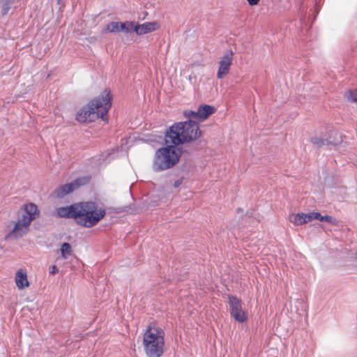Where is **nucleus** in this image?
<instances>
[{
  "label": "nucleus",
  "instance_id": "obj_17",
  "mask_svg": "<svg viewBox=\"0 0 357 357\" xmlns=\"http://www.w3.org/2000/svg\"><path fill=\"white\" fill-rule=\"evenodd\" d=\"M136 22L126 21L125 22H119V32L129 33L130 31H135Z\"/></svg>",
  "mask_w": 357,
  "mask_h": 357
},
{
  "label": "nucleus",
  "instance_id": "obj_22",
  "mask_svg": "<svg viewBox=\"0 0 357 357\" xmlns=\"http://www.w3.org/2000/svg\"><path fill=\"white\" fill-rule=\"evenodd\" d=\"M58 271H59V269L55 265H52V266H50V268H49V272L52 275H54V274L58 273Z\"/></svg>",
  "mask_w": 357,
  "mask_h": 357
},
{
  "label": "nucleus",
  "instance_id": "obj_4",
  "mask_svg": "<svg viewBox=\"0 0 357 357\" xmlns=\"http://www.w3.org/2000/svg\"><path fill=\"white\" fill-rule=\"evenodd\" d=\"M165 331L155 322L149 324L143 334V347L146 357H161L164 353Z\"/></svg>",
  "mask_w": 357,
  "mask_h": 357
},
{
  "label": "nucleus",
  "instance_id": "obj_6",
  "mask_svg": "<svg viewBox=\"0 0 357 357\" xmlns=\"http://www.w3.org/2000/svg\"><path fill=\"white\" fill-rule=\"evenodd\" d=\"M165 147L157 149L155 152L152 168L154 172H158L173 167L181 157V152L176 146L167 144Z\"/></svg>",
  "mask_w": 357,
  "mask_h": 357
},
{
  "label": "nucleus",
  "instance_id": "obj_13",
  "mask_svg": "<svg viewBox=\"0 0 357 357\" xmlns=\"http://www.w3.org/2000/svg\"><path fill=\"white\" fill-rule=\"evenodd\" d=\"M289 220L296 226H300L312 220V213H292L289 216Z\"/></svg>",
  "mask_w": 357,
  "mask_h": 357
},
{
  "label": "nucleus",
  "instance_id": "obj_16",
  "mask_svg": "<svg viewBox=\"0 0 357 357\" xmlns=\"http://www.w3.org/2000/svg\"><path fill=\"white\" fill-rule=\"evenodd\" d=\"M312 220L318 219L321 222H328L331 225H335L337 223V220L335 218L331 215H321L318 212H312Z\"/></svg>",
  "mask_w": 357,
  "mask_h": 357
},
{
  "label": "nucleus",
  "instance_id": "obj_1",
  "mask_svg": "<svg viewBox=\"0 0 357 357\" xmlns=\"http://www.w3.org/2000/svg\"><path fill=\"white\" fill-rule=\"evenodd\" d=\"M40 215L38 206L33 203L24 204L17 213L16 221H10L6 225L7 234L6 240L19 239L26 235L30 229L31 223Z\"/></svg>",
  "mask_w": 357,
  "mask_h": 357
},
{
  "label": "nucleus",
  "instance_id": "obj_14",
  "mask_svg": "<svg viewBox=\"0 0 357 357\" xmlns=\"http://www.w3.org/2000/svg\"><path fill=\"white\" fill-rule=\"evenodd\" d=\"M15 283L18 289H22L29 285V282L27 279L26 272L23 269H20L15 274Z\"/></svg>",
  "mask_w": 357,
  "mask_h": 357
},
{
  "label": "nucleus",
  "instance_id": "obj_8",
  "mask_svg": "<svg viewBox=\"0 0 357 357\" xmlns=\"http://www.w3.org/2000/svg\"><path fill=\"white\" fill-rule=\"evenodd\" d=\"M234 53L231 50L225 52L218 61V68L217 71V78L220 79L227 76L230 70Z\"/></svg>",
  "mask_w": 357,
  "mask_h": 357
},
{
  "label": "nucleus",
  "instance_id": "obj_25",
  "mask_svg": "<svg viewBox=\"0 0 357 357\" xmlns=\"http://www.w3.org/2000/svg\"><path fill=\"white\" fill-rule=\"evenodd\" d=\"M303 310L304 311L306 310V305L305 303H303Z\"/></svg>",
  "mask_w": 357,
  "mask_h": 357
},
{
  "label": "nucleus",
  "instance_id": "obj_2",
  "mask_svg": "<svg viewBox=\"0 0 357 357\" xmlns=\"http://www.w3.org/2000/svg\"><path fill=\"white\" fill-rule=\"evenodd\" d=\"M112 96L109 90H105L98 97L90 101L76 114V119L80 123L92 122L101 118L105 121L109 109L112 107Z\"/></svg>",
  "mask_w": 357,
  "mask_h": 357
},
{
  "label": "nucleus",
  "instance_id": "obj_15",
  "mask_svg": "<svg viewBox=\"0 0 357 357\" xmlns=\"http://www.w3.org/2000/svg\"><path fill=\"white\" fill-rule=\"evenodd\" d=\"M310 142L317 146L327 145L329 144H337L339 142L332 141L331 139H326L321 136H314L310 138Z\"/></svg>",
  "mask_w": 357,
  "mask_h": 357
},
{
  "label": "nucleus",
  "instance_id": "obj_20",
  "mask_svg": "<svg viewBox=\"0 0 357 357\" xmlns=\"http://www.w3.org/2000/svg\"><path fill=\"white\" fill-rule=\"evenodd\" d=\"M347 98L350 102H357V90L349 91L347 93Z\"/></svg>",
  "mask_w": 357,
  "mask_h": 357
},
{
  "label": "nucleus",
  "instance_id": "obj_3",
  "mask_svg": "<svg viewBox=\"0 0 357 357\" xmlns=\"http://www.w3.org/2000/svg\"><path fill=\"white\" fill-rule=\"evenodd\" d=\"M201 135L198 123L189 121L174 123L165 132V144L174 146L183 144L197 139Z\"/></svg>",
  "mask_w": 357,
  "mask_h": 357
},
{
  "label": "nucleus",
  "instance_id": "obj_10",
  "mask_svg": "<svg viewBox=\"0 0 357 357\" xmlns=\"http://www.w3.org/2000/svg\"><path fill=\"white\" fill-rule=\"evenodd\" d=\"M82 178H77L73 182L61 185L54 191V196L58 198H62L66 196L82 185Z\"/></svg>",
  "mask_w": 357,
  "mask_h": 357
},
{
  "label": "nucleus",
  "instance_id": "obj_18",
  "mask_svg": "<svg viewBox=\"0 0 357 357\" xmlns=\"http://www.w3.org/2000/svg\"><path fill=\"white\" fill-rule=\"evenodd\" d=\"M119 32V22H112L108 23L102 29V33Z\"/></svg>",
  "mask_w": 357,
  "mask_h": 357
},
{
  "label": "nucleus",
  "instance_id": "obj_5",
  "mask_svg": "<svg viewBox=\"0 0 357 357\" xmlns=\"http://www.w3.org/2000/svg\"><path fill=\"white\" fill-rule=\"evenodd\" d=\"M106 214L102 207H99L94 202L78 203L77 223L82 227L90 228L96 225Z\"/></svg>",
  "mask_w": 357,
  "mask_h": 357
},
{
  "label": "nucleus",
  "instance_id": "obj_23",
  "mask_svg": "<svg viewBox=\"0 0 357 357\" xmlns=\"http://www.w3.org/2000/svg\"><path fill=\"white\" fill-rule=\"evenodd\" d=\"M247 1L248 2V4L252 6L257 5L259 1V0H247Z\"/></svg>",
  "mask_w": 357,
  "mask_h": 357
},
{
  "label": "nucleus",
  "instance_id": "obj_24",
  "mask_svg": "<svg viewBox=\"0 0 357 357\" xmlns=\"http://www.w3.org/2000/svg\"><path fill=\"white\" fill-rule=\"evenodd\" d=\"M181 184V182L179 181H177L174 183V187H178Z\"/></svg>",
  "mask_w": 357,
  "mask_h": 357
},
{
  "label": "nucleus",
  "instance_id": "obj_12",
  "mask_svg": "<svg viewBox=\"0 0 357 357\" xmlns=\"http://www.w3.org/2000/svg\"><path fill=\"white\" fill-rule=\"evenodd\" d=\"M159 27L160 25L156 22H144L141 24L136 23L135 32L137 35H144L158 30Z\"/></svg>",
  "mask_w": 357,
  "mask_h": 357
},
{
  "label": "nucleus",
  "instance_id": "obj_21",
  "mask_svg": "<svg viewBox=\"0 0 357 357\" xmlns=\"http://www.w3.org/2000/svg\"><path fill=\"white\" fill-rule=\"evenodd\" d=\"M3 10L2 13L3 15L7 14L9 10L10 6L13 3L14 0H3Z\"/></svg>",
  "mask_w": 357,
  "mask_h": 357
},
{
  "label": "nucleus",
  "instance_id": "obj_7",
  "mask_svg": "<svg viewBox=\"0 0 357 357\" xmlns=\"http://www.w3.org/2000/svg\"><path fill=\"white\" fill-rule=\"evenodd\" d=\"M229 305L230 314L236 321L240 323L245 322L248 319L247 312L243 310L240 299L234 296H229Z\"/></svg>",
  "mask_w": 357,
  "mask_h": 357
},
{
  "label": "nucleus",
  "instance_id": "obj_19",
  "mask_svg": "<svg viewBox=\"0 0 357 357\" xmlns=\"http://www.w3.org/2000/svg\"><path fill=\"white\" fill-rule=\"evenodd\" d=\"M60 250L63 259H67L73 252L71 245L68 243H62Z\"/></svg>",
  "mask_w": 357,
  "mask_h": 357
},
{
  "label": "nucleus",
  "instance_id": "obj_11",
  "mask_svg": "<svg viewBox=\"0 0 357 357\" xmlns=\"http://www.w3.org/2000/svg\"><path fill=\"white\" fill-rule=\"evenodd\" d=\"M77 210L78 203L68 206L57 208L56 213L59 218H73L77 222Z\"/></svg>",
  "mask_w": 357,
  "mask_h": 357
},
{
  "label": "nucleus",
  "instance_id": "obj_9",
  "mask_svg": "<svg viewBox=\"0 0 357 357\" xmlns=\"http://www.w3.org/2000/svg\"><path fill=\"white\" fill-rule=\"evenodd\" d=\"M215 111V109L213 106L204 105L199 106L197 112L186 110L183 114L185 117L192 119V120L204 121L209 115L213 114Z\"/></svg>",
  "mask_w": 357,
  "mask_h": 357
}]
</instances>
